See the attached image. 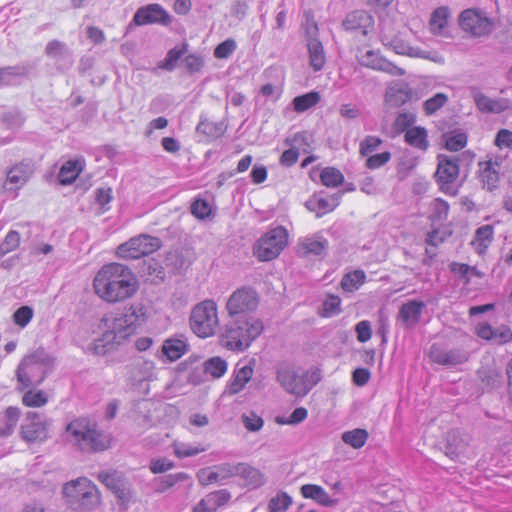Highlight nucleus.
<instances>
[{
  "label": "nucleus",
  "instance_id": "1",
  "mask_svg": "<svg viewBox=\"0 0 512 512\" xmlns=\"http://www.w3.org/2000/svg\"><path fill=\"white\" fill-rule=\"evenodd\" d=\"M146 320V308L140 303L125 307L119 314L106 315L101 320L102 337L96 340L95 349L103 353L113 349L115 344L120 345Z\"/></svg>",
  "mask_w": 512,
  "mask_h": 512
},
{
  "label": "nucleus",
  "instance_id": "2",
  "mask_svg": "<svg viewBox=\"0 0 512 512\" xmlns=\"http://www.w3.org/2000/svg\"><path fill=\"white\" fill-rule=\"evenodd\" d=\"M93 286L100 298L116 303L132 297L138 290V281L128 266L110 263L97 272Z\"/></svg>",
  "mask_w": 512,
  "mask_h": 512
},
{
  "label": "nucleus",
  "instance_id": "3",
  "mask_svg": "<svg viewBox=\"0 0 512 512\" xmlns=\"http://www.w3.org/2000/svg\"><path fill=\"white\" fill-rule=\"evenodd\" d=\"M264 331L259 318H229L218 333L220 346L232 352H244Z\"/></svg>",
  "mask_w": 512,
  "mask_h": 512
},
{
  "label": "nucleus",
  "instance_id": "4",
  "mask_svg": "<svg viewBox=\"0 0 512 512\" xmlns=\"http://www.w3.org/2000/svg\"><path fill=\"white\" fill-rule=\"evenodd\" d=\"M66 440L77 450L84 453H98L111 445L109 434L88 418H77L67 424Z\"/></svg>",
  "mask_w": 512,
  "mask_h": 512
},
{
  "label": "nucleus",
  "instance_id": "5",
  "mask_svg": "<svg viewBox=\"0 0 512 512\" xmlns=\"http://www.w3.org/2000/svg\"><path fill=\"white\" fill-rule=\"evenodd\" d=\"M53 366V357L44 349H37L26 355L16 369L17 389L23 391L39 386L52 371Z\"/></svg>",
  "mask_w": 512,
  "mask_h": 512
},
{
  "label": "nucleus",
  "instance_id": "6",
  "mask_svg": "<svg viewBox=\"0 0 512 512\" xmlns=\"http://www.w3.org/2000/svg\"><path fill=\"white\" fill-rule=\"evenodd\" d=\"M65 503L75 511L94 508L100 499L96 485L86 477H79L63 485Z\"/></svg>",
  "mask_w": 512,
  "mask_h": 512
},
{
  "label": "nucleus",
  "instance_id": "7",
  "mask_svg": "<svg viewBox=\"0 0 512 512\" xmlns=\"http://www.w3.org/2000/svg\"><path fill=\"white\" fill-rule=\"evenodd\" d=\"M277 381L288 393L304 397L318 383L320 375L313 372L299 374L291 365L280 363L276 369Z\"/></svg>",
  "mask_w": 512,
  "mask_h": 512
},
{
  "label": "nucleus",
  "instance_id": "8",
  "mask_svg": "<svg viewBox=\"0 0 512 512\" xmlns=\"http://www.w3.org/2000/svg\"><path fill=\"white\" fill-rule=\"evenodd\" d=\"M189 324L192 332L200 338L215 334L219 325L217 304L213 300H204L195 305L190 313Z\"/></svg>",
  "mask_w": 512,
  "mask_h": 512
},
{
  "label": "nucleus",
  "instance_id": "9",
  "mask_svg": "<svg viewBox=\"0 0 512 512\" xmlns=\"http://www.w3.org/2000/svg\"><path fill=\"white\" fill-rule=\"evenodd\" d=\"M260 302L258 292L250 286L236 289L227 299L225 309L228 318H256L253 314Z\"/></svg>",
  "mask_w": 512,
  "mask_h": 512
},
{
  "label": "nucleus",
  "instance_id": "10",
  "mask_svg": "<svg viewBox=\"0 0 512 512\" xmlns=\"http://www.w3.org/2000/svg\"><path fill=\"white\" fill-rule=\"evenodd\" d=\"M437 162L435 179L439 189L445 194L456 196L460 187L458 183L459 158L440 154L437 156Z\"/></svg>",
  "mask_w": 512,
  "mask_h": 512
},
{
  "label": "nucleus",
  "instance_id": "11",
  "mask_svg": "<svg viewBox=\"0 0 512 512\" xmlns=\"http://www.w3.org/2000/svg\"><path fill=\"white\" fill-rule=\"evenodd\" d=\"M288 243L287 230L278 226L265 233L254 245V255L260 261L275 259Z\"/></svg>",
  "mask_w": 512,
  "mask_h": 512
},
{
  "label": "nucleus",
  "instance_id": "12",
  "mask_svg": "<svg viewBox=\"0 0 512 512\" xmlns=\"http://www.w3.org/2000/svg\"><path fill=\"white\" fill-rule=\"evenodd\" d=\"M161 246L160 238L148 234H140L120 244L117 247L116 253L118 257L123 259H139L156 252Z\"/></svg>",
  "mask_w": 512,
  "mask_h": 512
},
{
  "label": "nucleus",
  "instance_id": "13",
  "mask_svg": "<svg viewBox=\"0 0 512 512\" xmlns=\"http://www.w3.org/2000/svg\"><path fill=\"white\" fill-rule=\"evenodd\" d=\"M171 22L168 12L159 4L153 3L142 6L135 12L132 24L136 26H144L149 24H160L167 26Z\"/></svg>",
  "mask_w": 512,
  "mask_h": 512
},
{
  "label": "nucleus",
  "instance_id": "14",
  "mask_svg": "<svg viewBox=\"0 0 512 512\" xmlns=\"http://www.w3.org/2000/svg\"><path fill=\"white\" fill-rule=\"evenodd\" d=\"M459 25L473 36H483L491 31L492 23L475 9L464 10L459 16Z\"/></svg>",
  "mask_w": 512,
  "mask_h": 512
},
{
  "label": "nucleus",
  "instance_id": "15",
  "mask_svg": "<svg viewBox=\"0 0 512 512\" xmlns=\"http://www.w3.org/2000/svg\"><path fill=\"white\" fill-rule=\"evenodd\" d=\"M22 439L29 443L42 442L48 438V422L35 412L27 413L21 426Z\"/></svg>",
  "mask_w": 512,
  "mask_h": 512
},
{
  "label": "nucleus",
  "instance_id": "16",
  "mask_svg": "<svg viewBox=\"0 0 512 512\" xmlns=\"http://www.w3.org/2000/svg\"><path fill=\"white\" fill-rule=\"evenodd\" d=\"M357 59L362 66L379 70L392 76H402L405 74L404 69L383 58L374 50L359 51Z\"/></svg>",
  "mask_w": 512,
  "mask_h": 512
},
{
  "label": "nucleus",
  "instance_id": "17",
  "mask_svg": "<svg viewBox=\"0 0 512 512\" xmlns=\"http://www.w3.org/2000/svg\"><path fill=\"white\" fill-rule=\"evenodd\" d=\"M469 354L462 348L446 349L438 344H433L430 348V359L432 362L443 366H456L465 363Z\"/></svg>",
  "mask_w": 512,
  "mask_h": 512
},
{
  "label": "nucleus",
  "instance_id": "18",
  "mask_svg": "<svg viewBox=\"0 0 512 512\" xmlns=\"http://www.w3.org/2000/svg\"><path fill=\"white\" fill-rule=\"evenodd\" d=\"M470 93L476 107L482 113L500 114L507 110H512V102L507 98H490L483 94L478 87H470Z\"/></svg>",
  "mask_w": 512,
  "mask_h": 512
},
{
  "label": "nucleus",
  "instance_id": "19",
  "mask_svg": "<svg viewBox=\"0 0 512 512\" xmlns=\"http://www.w3.org/2000/svg\"><path fill=\"white\" fill-rule=\"evenodd\" d=\"M34 172L30 161H22L15 164L7 171L4 188L8 191H15L24 186Z\"/></svg>",
  "mask_w": 512,
  "mask_h": 512
},
{
  "label": "nucleus",
  "instance_id": "20",
  "mask_svg": "<svg viewBox=\"0 0 512 512\" xmlns=\"http://www.w3.org/2000/svg\"><path fill=\"white\" fill-rule=\"evenodd\" d=\"M501 163L502 158L500 157L479 162V177L483 187L488 191H493L498 187Z\"/></svg>",
  "mask_w": 512,
  "mask_h": 512
},
{
  "label": "nucleus",
  "instance_id": "21",
  "mask_svg": "<svg viewBox=\"0 0 512 512\" xmlns=\"http://www.w3.org/2000/svg\"><path fill=\"white\" fill-rule=\"evenodd\" d=\"M373 25L372 15L364 10H355L348 13L342 22V27L346 31H360L364 36L372 30Z\"/></svg>",
  "mask_w": 512,
  "mask_h": 512
},
{
  "label": "nucleus",
  "instance_id": "22",
  "mask_svg": "<svg viewBox=\"0 0 512 512\" xmlns=\"http://www.w3.org/2000/svg\"><path fill=\"white\" fill-rule=\"evenodd\" d=\"M424 308L425 303L423 301L410 300L401 305L397 318L405 327L412 328L420 321Z\"/></svg>",
  "mask_w": 512,
  "mask_h": 512
},
{
  "label": "nucleus",
  "instance_id": "23",
  "mask_svg": "<svg viewBox=\"0 0 512 512\" xmlns=\"http://www.w3.org/2000/svg\"><path fill=\"white\" fill-rule=\"evenodd\" d=\"M328 241L320 235L303 237L298 242V254L302 257L309 255L323 256L327 250Z\"/></svg>",
  "mask_w": 512,
  "mask_h": 512
},
{
  "label": "nucleus",
  "instance_id": "24",
  "mask_svg": "<svg viewBox=\"0 0 512 512\" xmlns=\"http://www.w3.org/2000/svg\"><path fill=\"white\" fill-rule=\"evenodd\" d=\"M231 494L226 489L217 490L207 494L193 508V512H215L219 507L228 503Z\"/></svg>",
  "mask_w": 512,
  "mask_h": 512
},
{
  "label": "nucleus",
  "instance_id": "25",
  "mask_svg": "<svg viewBox=\"0 0 512 512\" xmlns=\"http://www.w3.org/2000/svg\"><path fill=\"white\" fill-rule=\"evenodd\" d=\"M154 362L149 360H136L126 367V375L132 384H140L148 381L153 376Z\"/></svg>",
  "mask_w": 512,
  "mask_h": 512
},
{
  "label": "nucleus",
  "instance_id": "26",
  "mask_svg": "<svg viewBox=\"0 0 512 512\" xmlns=\"http://www.w3.org/2000/svg\"><path fill=\"white\" fill-rule=\"evenodd\" d=\"M339 199V194H334L328 198L316 194L305 203V206L308 210L315 212L317 217H321L327 212L333 211L339 205Z\"/></svg>",
  "mask_w": 512,
  "mask_h": 512
},
{
  "label": "nucleus",
  "instance_id": "27",
  "mask_svg": "<svg viewBox=\"0 0 512 512\" xmlns=\"http://www.w3.org/2000/svg\"><path fill=\"white\" fill-rule=\"evenodd\" d=\"M45 54L47 57L55 60L56 63L64 62L66 68L72 66V53L62 41L52 40L48 42L45 47Z\"/></svg>",
  "mask_w": 512,
  "mask_h": 512
},
{
  "label": "nucleus",
  "instance_id": "28",
  "mask_svg": "<svg viewBox=\"0 0 512 512\" xmlns=\"http://www.w3.org/2000/svg\"><path fill=\"white\" fill-rule=\"evenodd\" d=\"M306 41L310 66L314 71L322 70L326 63V53L323 44L318 38Z\"/></svg>",
  "mask_w": 512,
  "mask_h": 512
},
{
  "label": "nucleus",
  "instance_id": "29",
  "mask_svg": "<svg viewBox=\"0 0 512 512\" xmlns=\"http://www.w3.org/2000/svg\"><path fill=\"white\" fill-rule=\"evenodd\" d=\"M301 494L304 498L312 499L325 507H331L336 503V500L332 499L319 485L305 484L301 487Z\"/></svg>",
  "mask_w": 512,
  "mask_h": 512
},
{
  "label": "nucleus",
  "instance_id": "30",
  "mask_svg": "<svg viewBox=\"0 0 512 512\" xmlns=\"http://www.w3.org/2000/svg\"><path fill=\"white\" fill-rule=\"evenodd\" d=\"M21 416V411L18 407L9 406L5 409L2 417L0 418V438L10 436Z\"/></svg>",
  "mask_w": 512,
  "mask_h": 512
},
{
  "label": "nucleus",
  "instance_id": "31",
  "mask_svg": "<svg viewBox=\"0 0 512 512\" xmlns=\"http://www.w3.org/2000/svg\"><path fill=\"white\" fill-rule=\"evenodd\" d=\"M413 91L408 85L390 87L386 92V102L393 107H400L412 99Z\"/></svg>",
  "mask_w": 512,
  "mask_h": 512
},
{
  "label": "nucleus",
  "instance_id": "32",
  "mask_svg": "<svg viewBox=\"0 0 512 512\" xmlns=\"http://www.w3.org/2000/svg\"><path fill=\"white\" fill-rule=\"evenodd\" d=\"M450 13L447 7H438L430 18V30L435 35H444Z\"/></svg>",
  "mask_w": 512,
  "mask_h": 512
},
{
  "label": "nucleus",
  "instance_id": "33",
  "mask_svg": "<svg viewBox=\"0 0 512 512\" xmlns=\"http://www.w3.org/2000/svg\"><path fill=\"white\" fill-rule=\"evenodd\" d=\"M238 476L242 477L246 485L252 488H258L265 483L263 473L247 463H240Z\"/></svg>",
  "mask_w": 512,
  "mask_h": 512
},
{
  "label": "nucleus",
  "instance_id": "34",
  "mask_svg": "<svg viewBox=\"0 0 512 512\" xmlns=\"http://www.w3.org/2000/svg\"><path fill=\"white\" fill-rule=\"evenodd\" d=\"M186 351L187 344L181 339L169 338L162 345V353L171 362L178 360Z\"/></svg>",
  "mask_w": 512,
  "mask_h": 512
},
{
  "label": "nucleus",
  "instance_id": "35",
  "mask_svg": "<svg viewBox=\"0 0 512 512\" xmlns=\"http://www.w3.org/2000/svg\"><path fill=\"white\" fill-rule=\"evenodd\" d=\"M468 443L457 431H450L447 434L446 455L450 458H457L465 452Z\"/></svg>",
  "mask_w": 512,
  "mask_h": 512
},
{
  "label": "nucleus",
  "instance_id": "36",
  "mask_svg": "<svg viewBox=\"0 0 512 512\" xmlns=\"http://www.w3.org/2000/svg\"><path fill=\"white\" fill-rule=\"evenodd\" d=\"M253 375V367L245 365L235 371L234 379L229 385V393L237 394L242 391Z\"/></svg>",
  "mask_w": 512,
  "mask_h": 512
},
{
  "label": "nucleus",
  "instance_id": "37",
  "mask_svg": "<svg viewBox=\"0 0 512 512\" xmlns=\"http://www.w3.org/2000/svg\"><path fill=\"white\" fill-rule=\"evenodd\" d=\"M405 141L420 150H427L429 142L427 140V132L423 127L409 128L405 133Z\"/></svg>",
  "mask_w": 512,
  "mask_h": 512
},
{
  "label": "nucleus",
  "instance_id": "38",
  "mask_svg": "<svg viewBox=\"0 0 512 512\" xmlns=\"http://www.w3.org/2000/svg\"><path fill=\"white\" fill-rule=\"evenodd\" d=\"M29 71L30 67L26 65L0 68V85H12L17 77L26 76Z\"/></svg>",
  "mask_w": 512,
  "mask_h": 512
},
{
  "label": "nucleus",
  "instance_id": "39",
  "mask_svg": "<svg viewBox=\"0 0 512 512\" xmlns=\"http://www.w3.org/2000/svg\"><path fill=\"white\" fill-rule=\"evenodd\" d=\"M82 167L78 161L69 160L60 168L58 177L63 185L71 184L81 172Z\"/></svg>",
  "mask_w": 512,
  "mask_h": 512
},
{
  "label": "nucleus",
  "instance_id": "40",
  "mask_svg": "<svg viewBox=\"0 0 512 512\" xmlns=\"http://www.w3.org/2000/svg\"><path fill=\"white\" fill-rule=\"evenodd\" d=\"M342 441L354 449L363 447L368 439V432L365 429H353L346 431L341 436Z\"/></svg>",
  "mask_w": 512,
  "mask_h": 512
},
{
  "label": "nucleus",
  "instance_id": "41",
  "mask_svg": "<svg viewBox=\"0 0 512 512\" xmlns=\"http://www.w3.org/2000/svg\"><path fill=\"white\" fill-rule=\"evenodd\" d=\"M365 279L366 275L362 270H355L343 276L341 286L344 291L353 292L365 282Z\"/></svg>",
  "mask_w": 512,
  "mask_h": 512
},
{
  "label": "nucleus",
  "instance_id": "42",
  "mask_svg": "<svg viewBox=\"0 0 512 512\" xmlns=\"http://www.w3.org/2000/svg\"><path fill=\"white\" fill-rule=\"evenodd\" d=\"M227 371V362L219 357H212L204 362V372L213 378H220Z\"/></svg>",
  "mask_w": 512,
  "mask_h": 512
},
{
  "label": "nucleus",
  "instance_id": "43",
  "mask_svg": "<svg viewBox=\"0 0 512 512\" xmlns=\"http://www.w3.org/2000/svg\"><path fill=\"white\" fill-rule=\"evenodd\" d=\"M492 237V227L490 225H483L476 230L472 244L476 246L479 253H482L488 247Z\"/></svg>",
  "mask_w": 512,
  "mask_h": 512
},
{
  "label": "nucleus",
  "instance_id": "44",
  "mask_svg": "<svg viewBox=\"0 0 512 512\" xmlns=\"http://www.w3.org/2000/svg\"><path fill=\"white\" fill-rule=\"evenodd\" d=\"M319 101L320 95L318 92L314 91L297 96L293 99L294 110L297 112H304L315 106Z\"/></svg>",
  "mask_w": 512,
  "mask_h": 512
},
{
  "label": "nucleus",
  "instance_id": "45",
  "mask_svg": "<svg viewBox=\"0 0 512 512\" xmlns=\"http://www.w3.org/2000/svg\"><path fill=\"white\" fill-rule=\"evenodd\" d=\"M320 179L326 187H338L344 182V176L340 170L334 167H326L321 171Z\"/></svg>",
  "mask_w": 512,
  "mask_h": 512
},
{
  "label": "nucleus",
  "instance_id": "46",
  "mask_svg": "<svg viewBox=\"0 0 512 512\" xmlns=\"http://www.w3.org/2000/svg\"><path fill=\"white\" fill-rule=\"evenodd\" d=\"M292 504V498L285 492H279L268 503L269 512H285Z\"/></svg>",
  "mask_w": 512,
  "mask_h": 512
},
{
  "label": "nucleus",
  "instance_id": "47",
  "mask_svg": "<svg viewBox=\"0 0 512 512\" xmlns=\"http://www.w3.org/2000/svg\"><path fill=\"white\" fill-rule=\"evenodd\" d=\"M381 41L383 45L391 48L395 53L401 55H411L412 48L399 38H390L385 34H382Z\"/></svg>",
  "mask_w": 512,
  "mask_h": 512
},
{
  "label": "nucleus",
  "instance_id": "48",
  "mask_svg": "<svg viewBox=\"0 0 512 512\" xmlns=\"http://www.w3.org/2000/svg\"><path fill=\"white\" fill-rule=\"evenodd\" d=\"M48 401L47 395L43 391L28 390L22 397V403L27 407H41Z\"/></svg>",
  "mask_w": 512,
  "mask_h": 512
},
{
  "label": "nucleus",
  "instance_id": "49",
  "mask_svg": "<svg viewBox=\"0 0 512 512\" xmlns=\"http://www.w3.org/2000/svg\"><path fill=\"white\" fill-rule=\"evenodd\" d=\"M98 479L112 492L119 490V487L125 483L122 475L117 472H101Z\"/></svg>",
  "mask_w": 512,
  "mask_h": 512
},
{
  "label": "nucleus",
  "instance_id": "50",
  "mask_svg": "<svg viewBox=\"0 0 512 512\" xmlns=\"http://www.w3.org/2000/svg\"><path fill=\"white\" fill-rule=\"evenodd\" d=\"M447 102L448 96L445 93H437L423 103V108L427 115H432L441 109Z\"/></svg>",
  "mask_w": 512,
  "mask_h": 512
},
{
  "label": "nucleus",
  "instance_id": "51",
  "mask_svg": "<svg viewBox=\"0 0 512 512\" xmlns=\"http://www.w3.org/2000/svg\"><path fill=\"white\" fill-rule=\"evenodd\" d=\"M189 478V475L183 472L166 475L159 479V484L156 488V491L163 493L168 488L174 486L176 483L186 481Z\"/></svg>",
  "mask_w": 512,
  "mask_h": 512
},
{
  "label": "nucleus",
  "instance_id": "52",
  "mask_svg": "<svg viewBox=\"0 0 512 512\" xmlns=\"http://www.w3.org/2000/svg\"><path fill=\"white\" fill-rule=\"evenodd\" d=\"M196 131L210 138H218L223 134V129L220 124L208 120H201L196 127Z\"/></svg>",
  "mask_w": 512,
  "mask_h": 512
},
{
  "label": "nucleus",
  "instance_id": "53",
  "mask_svg": "<svg viewBox=\"0 0 512 512\" xmlns=\"http://www.w3.org/2000/svg\"><path fill=\"white\" fill-rule=\"evenodd\" d=\"M304 19L305 22L303 24V28L305 31L306 40L318 38L319 28L317 22L314 19V13L311 10L305 11Z\"/></svg>",
  "mask_w": 512,
  "mask_h": 512
},
{
  "label": "nucleus",
  "instance_id": "54",
  "mask_svg": "<svg viewBox=\"0 0 512 512\" xmlns=\"http://www.w3.org/2000/svg\"><path fill=\"white\" fill-rule=\"evenodd\" d=\"M187 45L184 44L182 48H173L168 53L167 56L160 67L162 69L172 71L175 68V63L184 55L186 52Z\"/></svg>",
  "mask_w": 512,
  "mask_h": 512
},
{
  "label": "nucleus",
  "instance_id": "55",
  "mask_svg": "<svg viewBox=\"0 0 512 512\" xmlns=\"http://www.w3.org/2000/svg\"><path fill=\"white\" fill-rule=\"evenodd\" d=\"M382 144V140L376 136H367L360 142L359 152L366 157Z\"/></svg>",
  "mask_w": 512,
  "mask_h": 512
},
{
  "label": "nucleus",
  "instance_id": "56",
  "mask_svg": "<svg viewBox=\"0 0 512 512\" xmlns=\"http://www.w3.org/2000/svg\"><path fill=\"white\" fill-rule=\"evenodd\" d=\"M242 423L247 430L257 432L263 427L264 421L254 412H249L242 415Z\"/></svg>",
  "mask_w": 512,
  "mask_h": 512
},
{
  "label": "nucleus",
  "instance_id": "57",
  "mask_svg": "<svg viewBox=\"0 0 512 512\" xmlns=\"http://www.w3.org/2000/svg\"><path fill=\"white\" fill-rule=\"evenodd\" d=\"M236 42L233 39H226L214 50V56L218 59L228 58L236 50Z\"/></svg>",
  "mask_w": 512,
  "mask_h": 512
},
{
  "label": "nucleus",
  "instance_id": "58",
  "mask_svg": "<svg viewBox=\"0 0 512 512\" xmlns=\"http://www.w3.org/2000/svg\"><path fill=\"white\" fill-rule=\"evenodd\" d=\"M20 244V235L17 231H10L6 235L4 241L0 245V251L3 254L9 253L15 250Z\"/></svg>",
  "mask_w": 512,
  "mask_h": 512
},
{
  "label": "nucleus",
  "instance_id": "59",
  "mask_svg": "<svg viewBox=\"0 0 512 512\" xmlns=\"http://www.w3.org/2000/svg\"><path fill=\"white\" fill-rule=\"evenodd\" d=\"M240 463L232 464V463H221L216 465L215 468L219 475L220 481L238 476Z\"/></svg>",
  "mask_w": 512,
  "mask_h": 512
},
{
  "label": "nucleus",
  "instance_id": "60",
  "mask_svg": "<svg viewBox=\"0 0 512 512\" xmlns=\"http://www.w3.org/2000/svg\"><path fill=\"white\" fill-rule=\"evenodd\" d=\"M191 213L198 219H205L211 213L209 203L204 199H196L191 205Z\"/></svg>",
  "mask_w": 512,
  "mask_h": 512
},
{
  "label": "nucleus",
  "instance_id": "61",
  "mask_svg": "<svg viewBox=\"0 0 512 512\" xmlns=\"http://www.w3.org/2000/svg\"><path fill=\"white\" fill-rule=\"evenodd\" d=\"M467 144L465 133H455L447 137L445 146L450 151H459Z\"/></svg>",
  "mask_w": 512,
  "mask_h": 512
},
{
  "label": "nucleus",
  "instance_id": "62",
  "mask_svg": "<svg viewBox=\"0 0 512 512\" xmlns=\"http://www.w3.org/2000/svg\"><path fill=\"white\" fill-rule=\"evenodd\" d=\"M197 478L199 483L203 486L220 481L215 466L213 468L200 469L197 473Z\"/></svg>",
  "mask_w": 512,
  "mask_h": 512
},
{
  "label": "nucleus",
  "instance_id": "63",
  "mask_svg": "<svg viewBox=\"0 0 512 512\" xmlns=\"http://www.w3.org/2000/svg\"><path fill=\"white\" fill-rule=\"evenodd\" d=\"M174 453L178 458L195 456L203 452L204 448H197L185 443H174Z\"/></svg>",
  "mask_w": 512,
  "mask_h": 512
},
{
  "label": "nucleus",
  "instance_id": "64",
  "mask_svg": "<svg viewBox=\"0 0 512 512\" xmlns=\"http://www.w3.org/2000/svg\"><path fill=\"white\" fill-rule=\"evenodd\" d=\"M32 317L33 310L29 306H22L13 314L14 322L20 327H25L31 321Z\"/></svg>",
  "mask_w": 512,
  "mask_h": 512
}]
</instances>
